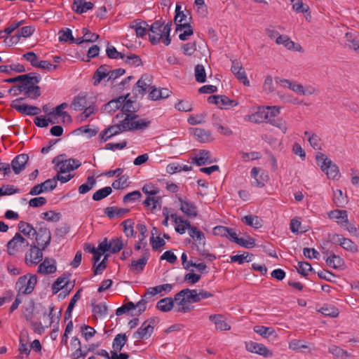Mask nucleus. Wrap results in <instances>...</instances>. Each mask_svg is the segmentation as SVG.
Returning <instances> with one entry per match:
<instances>
[{
    "mask_svg": "<svg viewBox=\"0 0 359 359\" xmlns=\"http://www.w3.org/2000/svg\"><path fill=\"white\" fill-rule=\"evenodd\" d=\"M148 29V34L150 42L155 45L161 41L165 46L170 43V32L172 24H146Z\"/></svg>",
    "mask_w": 359,
    "mask_h": 359,
    "instance_id": "f257e3e1",
    "label": "nucleus"
},
{
    "mask_svg": "<svg viewBox=\"0 0 359 359\" xmlns=\"http://www.w3.org/2000/svg\"><path fill=\"white\" fill-rule=\"evenodd\" d=\"M174 300L180 306L177 311L186 313L190 310L189 306H186L187 303L193 304L198 302V290H190L189 288L183 289L175 294Z\"/></svg>",
    "mask_w": 359,
    "mask_h": 359,
    "instance_id": "f03ea898",
    "label": "nucleus"
},
{
    "mask_svg": "<svg viewBox=\"0 0 359 359\" xmlns=\"http://www.w3.org/2000/svg\"><path fill=\"white\" fill-rule=\"evenodd\" d=\"M126 108V106L123 107L122 112H118L116 115L115 118L118 119L119 118L125 117V119H128L129 126L128 131L143 130L150 125L151 121L149 120L144 118L137 119V115L132 114L130 112L126 113L127 110Z\"/></svg>",
    "mask_w": 359,
    "mask_h": 359,
    "instance_id": "7ed1b4c3",
    "label": "nucleus"
},
{
    "mask_svg": "<svg viewBox=\"0 0 359 359\" xmlns=\"http://www.w3.org/2000/svg\"><path fill=\"white\" fill-rule=\"evenodd\" d=\"M318 165L325 172L328 178L337 179L339 177L338 167L334 164L325 154L318 152L316 156Z\"/></svg>",
    "mask_w": 359,
    "mask_h": 359,
    "instance_id": "20e7f679",
    "label": "nucleus"
},
{
    "mask_svg": "<svg viewBox=\"0 0 359 359\" xmlns=\"http://www.w3.org/2000/svg\"><path fill=\"white\" fill-rule=\"evenodd\" d=\"M37 283V276L32 274H27L20 276L15 284V288L18 294H29L34 290Z\"/></svg>",
    "mask_w": 359,
    "mask_h": 359,
    "instance_id": "39448f33",
    "label": "nucleus"
},
{
    "mask_svg": "<svg viewBox=\"0 0 359 359\" xmlns=\"http://www.w3.org/2000/svg\"><path fill=\"white\" fill-rule=\"evenodd\" d=\"M55 163V170L59 173H67L79 168L81 165L80 161L75 158L61 160L60 156H57L53 160Z\"/></svg>",
    "mask_w": 359,
    "mask_h": 359,
    "instance_id": "423d86ee",
    "label": "nucleus"
},
{
    "mask_svg": "<svg viewBox=\"0 0 359 359\" xmlns=\"http://www.w3.org/2000/svg\"><path fill=\"white\" fill-rule=\"evenodd\" d=\"M35 231L36 233L34 237L38 245L42 248V250H45L51 241L50 230L43 222H41L36 227Z\"/></svg>",
    "mask_w": 359,
    "mask_h": 359,
    "instance_id": "0eeeda50",
    "label": "nucleus"
},
{
    "mask_svg": "<svg viewBox=\"0 0 359 359\" xmlns=\"http://www.w3.org/2000/svg\"><path fill=\"white\" fill-rule=\"evenodd\" d=\"M158 323V319L155 318H150L144 321L140 327L133 334V338L142 339H147L154 331V326Z\"/></svg>",
    "mask_w": 359,
    "mask_h": 359,
    "instance_id": "6e6552de",
    "label": "nucleus"
},
{
    "mask_svg": "<svg viewBox=\"0 0 359 359\" xmlns=\"http://www.w3.org/2000/svg\"><path fill=\"white\" fill-rule=\"evenodd\" d=\"M37 247L35 243L30 245V248L25 254V263L27 266H32L39 264L43 259V251Z\"/></svg>",
    "mask_w": 359,
    "mask_h": 359,
    "instance_id": "1a4fd4ad",
    "label": "nucleus"
},
{
    "mask_svg": "<svg viewBox=\"0 0 359 359\" xmlns=\"http://www.w3.org/2000/svg\"><path fill=\"white\" fill-rule=\"evenodd\" d=\"M23 98H18L13 100L11 104L13 109H15L17 111L22 113L27 116H34L41 113V109L27 104H20Z\"/></svg>",
    "mask_w": 359,
    "mask_h": 359,
    "instance_id": "9d476101",
    "label": "nucleus"
},
{
    "mask_svg": "<svg viewBox=\"0 0 359 359\" xmlns=\"http://www.w3.org/2000/svg\"><path fill=\"white\" fill-rule=\"evenodd\" d=\"M245 349L252 353H256L264 358L273 356V353L263 344L257 343L252 341L245 342Z\"/></svg>",
    "mask_w": 359,
    "mask_h": 359,
    "instance_id": "9b49d317",
    "label": "nucleus"
},
{
    "mask_svg": "<svg viewBox=\"0 0 359 359\" xmlns=\"http://www.w3.org/2000/svg\"><path fill=\"white\" fill-rule=\"evenodd\" d=\"M29 242L20 233H16L7 243L8 253L13 255L15 251L29 246Z\"/></svg>",
    "mask_w": 359,
    "mask_h": 359,
    "instance_id": "f8f14e48",
    "label": "nucleus"
},
{
    "mask_svg": "<svg viewBox=\"0 0 359 359\" xmlns=\"http://www.w3.org/2000/svg\"><path fill=\"white\" fill-rule=\"evenodd\" d=\"M180 210L187 217L196 218L198 216L197 207L194 203L186 198L178 197Z\"/></svg>",
    "mask_w": 359,
    "mask_h": 359,
    "instance_id": "ddd939ff",
    "label": "nucleus"
},
{
    "mask_svg": "<svg viewBox=\"0 0 359 359\" xmlns=\"http://www.w3.org/2000/svg\"><path fill=\"white\" fill-rule=\"evenodd\" d=\"M125 101H126V98H124L123 97H119L117 99H114V100L108 102L107 104H105L102 107V110L104 112L110 114L112 112H115L117 109H121V111L119 112H122L123 107L126 106V109H127L126 111V113H128V112H130V111L128 110V106L124 103Z\"/></svg>",
    "mask_w": 359,
    "mask_h": 359,
    "instance_id": "4468645a",
    "label": "nucleus"
},
{
    "mask_svg": "<svg viewBox=\"0 0 359 359\" xmlns=\"http://www.w3.org/2000/svg\"><path fill=\"white\" fill-rule=\"evenodd\" d=\"M215 160L212 158L210 152L208 150L201 149L191 158V163L198 166L212 163Z\"/></svg>",
    "mask_w": 359,
    "mask_h": 359,
    "instance_id": "2eb2a0df",
    "label": "nucleus"
},
{
    "mask_svg": "<svg viewBox=\"0 0 359 359\" xmlns=\"http://www.w3.org/2000/svg\"><path fill=\"white\" fill-rule=\"evenodd\" d=\"M327 215L330 219L335 220L340 227H345L348 224V212L345 210H333L330 211Z\"/></svg>",
    "mask_w": 359,
    "mask_h": 359,
    "instance_id": "dca6fc26",
    "label": "nucleus"
},
{
    "mask_svg": "<svg viewBox=\"0 0 359 359\" xmlns=\"http://www.w3.org/2000/svg\"><path fill=\"white\" fill-rule=\"evenodd\" d=\"M345 39V47L359 55V40L356 32H347Z\"/></svg>",
    "mask_w": 359,
    "mask_h": 359,
    "instance_id": "f3484780",
    "label": "nucleus"
},
{
    "mask_svg": "<svg viewBox=\"0 0 359 359\" xmlns=\"http://www.w3.org/2000/svg\"><path fill=\"white\" fill-rule=\"evenodd\" d=\"M170 218L172 219L175 226V229L177 233L183 234L186 230H189L191 227V223L187 219H183L182 217H178L176 213L170 214Z\"/></svg>",
    "mask_w": 359,
    "mask_h": 359,
    "instance_id": "a211bd4d",
    "label": "nucleus"
},
{
    "mask_svg": "<svg viewBox=\"0 0 359 359\" xmlns=\"http://www.w3.org/2000/svg\"><path fill=\"white\" fill-rule=\"evenodd\" d=\"M115 120L116 119L114 118L113 122H115ZM117 120L118 123H116L115 124L107 128L111 137L116 135H118L122 132L128 131V120L125 119V117L119 118Z\"/></svg>",
    "mask_w": 359,
    "mask_h": 359,
    "instance_id": "6ab92c4d",
    "label": "nucleus"
},
{
    "mask_svg": "<svg viewBox=\"0 0 359 359\" xmlns=\"http://www.w3.org/2000/svg\"><path fill=\"white\" fill-rule=\"evenodd\" d=\"M151 85L150 76L148 74H143L136 83L133 92L136 96L143 95L147 92V88Z\"/></svg>",
    "mask_w": 359,
    "mask_h": 359,
    "instance_id": "aec40b11",
    "label": "nucleus"
},
{
    "mask_svg": "<svg viewBox=\"0 0 359 359\" xmlns=\"http://www.w3.org/2000/svg\"><path fill=\"white\" fill-rule=\"evenodd\" d=\"M28 160L29 156L25 154H19L13 159L10 165L12 167L15 174L18 175L24 170Z\"/></svg>",
    "mask_w": 359,
    "mask_h": 359,
    "instance_id": "412c9836",
    "label": "nucleus"
},
{
    "mask_svg": "<svg viewBox=\"0 0 359 359\" xmlns=\"http://www.w3.org/2000/svg\"><path fill=\"white\" fill-rule=\"evenodd\" d=\"M231 70L232 73L236 76V78L245 86L250 85V81L248 79L246 73L244 69L243 68L242 65L238 61H232Z\"/></svg>",
    "mask_w": 359,
    "mask_h": 359,
    "instance_id": "4be33fe9",
    "label": "nucleus"
},
{
    "mask_svg": "<svg viewBox=\"0 0 359 359\" xmlns=\"http://www.w3.org/2000/svg\"><path fill=\"white\" fill-rule=\"evenodd\" d=\"M209 320L215 325V329L219 331H228L231 329L230 325L226 322L225 317L222 314H212Z\"/></svg>",
    "mask_w": 359,
    "mask_h": 359,
    "instance_id": "5701e85b",
    "label": "nucleus"
},
{
    "mask_svg": "<svg viewBox=\"0 0 359 359\" xmlns=\"http://www.w3.org/2000/svg\"><path fill=\"white\" fill-rule=\"evenodd\" d=\"M150 257V253L149 252H144L142 256L137 259V260H133L129 265V268L130 270L135 273H140L142 272L145 266L147 264L148 260Z\"/></svg>",
    "mask_w": 359,
    "mask_h": 359,
    "instance_id": "b1692460",
    "label": "nucleus"
},
{
    "mask_svg": "<svg viewBox=\"0 0 359 359\" xmlns=\"http://www.w3.org/2000/svg\"><path fill=\"white\" fill-rule=\"evenodd\" d=\"M266 106H259L257 107V111L253 113L252 114L248 116L247 120H248L250 122L252 123H262V122H266L267 123V118H269L268 114L266 113Z\"/></svg>",
    "mask_w": 359,
    "mask_h": 359,
    "instance_id": "393cba45",
    "label": "nucleus"
},
{
    "mask_svg": "<svg viewBox=\"0 0 359 359\" xmlns=\"http://www.w3.org/2000/svg\"><path fill=\"white\" fill-rule=\"evenodd\" d=\"M56 270L55 261L53 259L46 257L39 264L37 272L41 274H50L55 273Z\"/></svg>",
    "mask_w": 359,
    "mask_h": 359,
    "instance_id": "a878e982",
    "label": "nucleus"
},
{
    "mask_svg": "<svg viewBox=\"0 0 359 359\" xmlns=\"http://www.w3.org/2000/svg\"><path fill=\"white\" fill-rule=\"evenodd\" d=\"M90 103L86 95L79 94L73 98L70 107L74 111H82Z\"/></svg>",
    "mask_w": 359,
    "mask_h": 359,
    "instance_id": "bb28decb",
    "label": "nucleus"
},
{
    "mask_svg": "<svg viewBox=\"0 0 359 359\" xmlns=\"http://www.w3.org/2000/svg\"><path fill=\"white\" fill-rule=\"evenodd\" d=\"M277 44L283 45L287 49L290 50L301 51L302 47L299 44H296L292 41L287 35H281L276 39Z\"/></svg>",
    "mask_w": 359,
    "mask_h": 359,
    "instance_id": "cd10ccee",
    "label": "nucleus"
},
{
    "mask_svg": "<svg viewBox=\"0 0 359 359\" xmlns=\"http://www.w3.org/2000/svg\"><path fill=\"white\" fill-rule=\"evenodd\" d=\"M93 4L86 0H74L72 8L77 13L81 14L93 9Z\"/></svg>",
    "mask_w": 359,
    "mask_h": 359,
    "instance_id": "c85d7f7f",
    "label": "nucleus"
},
{
    "mask_svg": "<svg viewBox=\"0 0 359 359\" xmlns=\"http://www.w3.org/2000/svg\"><path fill=\"white\" fill-rule=\"evenodd\" d=\"M190 133L200 142L205 143L210 140L211 133L203 128H195L190 130Z\"/></svg>",
    "mask_w": 359,
    "mask_h": 359,
    "instance_id": "c756f323",
    "label": "nucleus"
},
{
    "mask_svg": "<svg viewBox=\"0 0 359 359\" xmlns=\"http://www.w3.org/2000/svg\"><path fill=\"white\" fill-rule=\"evenodd\" d=\"M24 76H27L26 79L22 81V83L20 84L22 86L23 93L27 90L29 86H35L39 83L41 79L40 75H36L35 73H29L24 74Z\"/></svg>",
    "mask_w": 359,
    "mask_h": 359,
    "instance_id": "7c9ffc66",
    "label": "nucleus"
},
{
    "mask_svg": "<svg viewBox=\"0 0 359 359\" xmlns=\"http://www.w3.org/2000/svg\"><path fill=\"white\" fill-rule=\"evenodd\" d=\"M109 67L106 65H101L97 68L93 75V83L95 86L99 84L103 79L106 77L109 78Z\"/></svg>",
    "mask_w": 359,
    "mask_h": 359,
    "instance_id": "2f4dec72",
    "label": "nucleus"
},
{
    "mask_svg": "<svg viewBox=\"0 0 359 359\" xmlns=\"http://www.w3.org/2000/svg\"><path fill=\"white\" fill-rule=\"evenodd\" d=\"M18 227L19 231L29 238H34L36 233V228H34L31 224L26 222L20 221L18 223Z\"/></svg>",
    "mask_w": 359,
    "mask_h": 359,
    "instance_id": "473e14b6",
    "label": "nucleus"
},
{
    "mask_svg": "<svg viewBox=\"0 0 359 359\" xmlns=\"http://www.w3.org/2000/svg\"><path fill=\"white\" fill-rule=\"evenodd\" d=\"M241 221L246 225L255 229H259L263 225L262 219L256 215H248L241 218Z\"/></svg>",
    "mask_w": 359,
    "mask_h": 359,
    "instance_id": "72a5a7b5",
    "label": "nucleus"
},
{
    "mask_svg": "<svg viewBox=\"0 0 359 359\" xmlns=\"http://www.w3.org/2000/svg\"><path fill=\"white\" fill-rule=\"evenodd\" d=\"M189 235L192 239L200 245H204L205 238L204 233L197 227L191 226L188 231Z\"/></svg>",
    "mask_w": 359,
    "mask_h": 359,
    "instance_id": "f704fd0d",
    "label": "nucleus"
},
{
    "mask_svg": "<svg viewBox=\"0 0 359 359\" xmlns=\"http://www.w3.org/2000/svg\"><path fill=\"white\" fill-rule=\"evenodd\" d=\"M174 306V300L171 297H165L159 300L156 304V308L163 312H168Z\"/></svg>",
    "mask_w": 359,
    "mask_h": 359,
    "instance_id": "c9c22d12",
    "label": "nucleus"
},
{
    "mask_svg": "<svg viewBox=\"0 0 359 359\" xmlns=\"http://www.w3.org/2000/svg\"><path fill=\"white\" fill-rule=\"evenodd\" d=\"M49 312L47 313L48 317V325L50 326L51 324H55L53 326L56 329H58V324L60 319L61 311L60 310L58 313L56 314L54 313V305L50 304L48 307ZM46 315V313H44Z\"/></svg>",
    "mask_w": 359,
    "mask_h": 359,
    "instance_id": "e433bc0d",
    "label": "nucleus"
},
{
    "mask_svg": "<svg viewBox=\"0 0 359 359\" xmlns=\"http://www.w3.org/2000/svg\"><path fill=\"white\" fill-rule=\"evenodd\" d=\"M92 306V312L93 313V315L96 318H104L107 316L108 309L107 306L104 303H100V304H91Z\"/></svg>",
    "mask_w": 359,
    "mask_h": 359,
    "instance_id": "4c0bfd02",
    "label": "nucleus"
},
{
    "mask_svg": "<svg viewBox=\"0 0 359 359\" xmlns=\"http://www.w3.org/2000/svg\"><path fill=\"white\" fill-rule=\"evenodd\" d=\"M325 262L327 266L334 269H339L344 264L343 259L333 253L325 259Z\"/></svg>",
    "mask_w": 359,
    "mask_h": 359,
    "instance_id": "58836bf2",
    "label": "nucleus"
},
{
    "mask_svg": "<svg viewBox=\"0 0 359 359\" xmlns=\"http://www.w3.org/2000/svg\"><path fill=\"white\" fill-rule=\"evenodd\" d=\"M162 203V198L160 196H147L143 202V205L147 207H151V210H154L156 208H161Z\"/></svg>",
    "mask_w": 359,
    "mask_h": 359,
    "instance_id": "ea45409f",
    "label": "nucleus"
},
{
    "mask_svg": "<svg viewBox=\"0 0 359 359\" xmlns=\"http://www.w3.org/2000/svg\"><path fill=\"white\" fill-rule=\"evenodd\" d=\"M192 168L188 165H182L177 163H170L166 167V171L170 174H174L181 171H190Z\"/></svg>",
    "mask_w": 359,
    "mask_h": 359,
    "instance_id": "a19ab883",
    "label": "nucleus"
},
{
    "mask_svg": "<svg viewBox=\"0 0 359 359\" xmlns=\"http://www.w3.org/2000/svg\"><path fill=\"white\" fill-rule=\"evenodd\" d=\"M127 340L126 334H118L113 340L112 348L115 351H121Z\"/></svg>",
    "mask_w": 359,
    "mask_h": 359,
    "instance_id": "79ce46f5",
    "label": "nucleus"
},
{
    "mask_svg": "<svg viewBox=\"0 0 359 359\" xmlns=\"http://www.w3.org/2000/svg\"><path fill=\"white\" fill-rule=\"evenodd\" d=\"M96 184V180L93 176H89L86 182L79 187L78 191L80 194H86L90 191Z\"/></svg>",
    "mask_w": 359,
    "mask_h": 359,
    "instance_id": "37998d69",
    "label": "nucleus"
},
{
    "mask_svg": "<svg viewBox=\"0 0 359 359\" xmlns=\"http://www.w3.org/2000/svg\"><path fill=\"white\" fill-rule=\"evenodd\" d=\"M269 124L276 128H278L283 134H285L288 129L287 121L282 117L271 118L269 120Z\"/></svg>",
    "mask_w": 359,
    "mask_h": 359,
    "instance_id": "c03bdc74",
    "label": "nucleus"
},
{
    "mask_svg": "<svg viewBox=\"0 0 359 359\" xmlns=\"http://www.w3.org/2000/svg\"><path fill=\"white\" fill-rule=\"evenodd\" d=\"M177 27V30H183L182 33L179 35L180 39L185 41L189 36L193 34V29L190 26V24H175Z\"/></svg>",
    "mask_w": 359,
    "mask_h": 359,
    "instance_id": "a18cd8bd",
    "label": "nucleus"
},
{
    "mask_svg": "<svg viewBox=\"0 0 359 359\" xmlns=\"http://www.w3.org/2000/svg\"><path fill=\"white\" fill-rule=\"evenodd\" d=\"M304 135L309 136V142L310 145L313 149L315 150H320L321 149L322 144H321V140L318 135L316 134H311L310 135V133L309 131L304 132Z\"/></svg>",
    "mask_w": 359,
    "mask_h": 359,
    "instance_id": "49530a36",
    "label": "nucleus"
},
{
    "mask_svg": "<svg viewBox=\"0 0 359 359\" xmlns=\"http://www.w3.org/2000/svg\"><path fill=\"white\" fill-rule=\"evenodd\" d=\"M112 192V189L111 187H105L102 189H100L96 191L93 195V200L95 201H99L102 199L107 198L109 196Z\"/></svg>",
    "mask_w": 359,
    "mask_h": 359,
    "instance_id": "de8ad7c7",
    "label": "nucleus"
},
{
    "mask_svg": "<svg viewBox=\"0 0 359 359\" xmlns=\"http://www.w3.org/2000/svg\"><path fill=\"white\" fill-rule=\"evenodd\" d=\"M328 351L329 353L340 359H346L349 356V353L346 351L336 345H331L329 346Z\"/></svg>",
    "mask_w": 359,
    "mask_h": 359,
    "instance_id": "09e8293b",
    "label": "nucleus"
},
{
    "mask_svg": "<svg viewBox=\"0 0 359 359\" xmlns=\"http://www.w3.org/2000/svg\"><path fill=\"white\" fill-rule=\"evenodd\" d=\"M83 110V111L79 115V118L81 121L86 120L92 114H95V111L97 110V108L95 103L90 102Z\"/></svg>",
    "mask_w": 359,
    "mask_h": 359,
    "instance_id": "8fccbe9b",
    "label": "nucleus"
},
{
    "mask_svg": "<svg viewBox=\"0 0 359 359\" xmlns=\"http://www.w3.org/2000/svg\"><path fill=\"white\" fill-rule=\"evenodd\" d=\"M341 240L340 246L344 250L353 253L358 251V245L351 239L344 237Z\"/></svg>",
    "mask_w": 359,
    "mask_h": 359,
    "instance_id": "3c124183",
    "label": "nucleus"
},
{
    "mask_svg": "<svg viewBox=\"0 0 359 359\" xmlns=\"http://www.w3.org/2000/svg\"><path fill=\"white\" fill-rule=\"evenodd\" d=\"M181 6L180 4L176 5L175 8V15L174 17L173 22H182L183 20H187V18L188 15H190V13L189 11L185 9V12L181 11Z\"/></svg>",
    "mask_w": 359,
    "mask_h": 359,
    "instance_id": "603ef678",
    "label": "nucleus"
},
{
    "mask_svg": "<svg viewBox=\"0 0 359 359\" xmlns=\"http://www.w3.org/2000/svg\"><path fill=\"white\" fill-rule=\"evenodd\" d=\"M67 285L68 282L66 280L65 278L59 277L56 279L52 285L53 292L55 294L62 289L66 288V290H67Z\"/></svg>",
    "mask_w": 359,
    "mask_h": 359,
    "instance_id": "864d4df0",
    "label": "nucleus"
},
{
    "mask_svg": "<svg viewBox=\"0 0 359 359\" xmlns=\"http://www.w3.org/2000/svg\"><path fill=\"white\" fill-rule=\"evenodd\" d=\"M320 312L325 316L335 318L339 316V310L335 306L332 305H324L320 309Z\"/></svg>",
    "mask_w": 359,
    "mask_h": 359,
    "instance_id": "5fc2aeb1",
    "label": "nucleus"
},
{
    "mask_svg": "<svg viewBox=\"0 0 359 359\" xmlns=\"http://www.w3.org/2000/svg\"><path fill=\"white\" fill-rule=\"evenodd\" d=\"M109 252L115 254L121 251L123 247V243L121 238H114L109 242Z\"/></svg>",
    "mask_w": 359,
    "mask_h": 359,
    "instance_id": "6e6d98bb",
    "label": "nucleus"
},
{
    "mask_svg": "<svg viewBox=\"0 0 359 359\" xmlns=\"http://www.w3.org/2000/svg\"><path fill=\"white\" fill-rule=\"evenodd\" d=\"M196 81L198 83H204L206 81V73L203 65H197L194 69Z\"/></svg>",
    "mask_w": 359,
    "mask_h": 359,
    "instance_id": "4d7b16f0",
    "label": "nucleus"
},
{
    "mask_svg": "<svg viewBox=\"0 0 359 359\" xmlns=\"http://www.w3.org/2000/svg\"><path fill=\"white\" fill-rule=\"evenodd\" d=\"M253 330L255 332L259 334L260 336L267 338L271 336L274 330L272 327H265L263 325H256L254 327Z\"/></svg>",
    "mask_w": 359,
    "mask_h": 359,
    "instance_id": "13d9d810",
    "label": "nucleus"
},
{
    "mask_svg": "<svg viewBox=\"0 0 359 359\" xmlns=\"http://www.w3.org/2000/svg\"><path fill=\"white\" fill-rule=\"evenodd\" d=\"M121 226H123V233L127 237H132L134 235V222L131 219H128L122 222Z\"/></svg>",
    "mask_w": 359,
    "mask_h": 359,
    "instance_id": "bf43d9fd",
    "label": "nucleus"
},
{
    "mask_svg": "<svg viewBox=\"0 0 359 359\" xmlns=\"http://www.w3.org/2000/svg\"><path fill=\"white\" fill-rule=\"evenodd\" d=\"M129 177L127 175H120L118 179L114 181L111 187L115 189H122L128 186Z\"/></svg>",
    "mask_w": 359,
    "mask_h": 359,
    "instance_id": "052dcab7",
    "label": "nucleus"
},
{
    "mask_svg": "<svg viewBox=\"0 0 359 359\" xmlns=\"http://www.w3.org/2000/svg\"><path fill=\"white\" fill-rule=\"evenodd\" d=\"M238 104V102L229 99L225 95H220L219 107L220 108L229 109Z\"/></svg>",
    "mask_w": 359,
    "mask_h": 359,
    "instance_id": "680f3d73",
    "label": "nucleus"
},
{
    "mask_svg": "<svg viewBox=\"0 0 359 359\" xmlns=\"http://www.w3.org/2000/svg\"><path fill=\"white\" fill-rule=\"evenodd\" d=\"M333 201L337 207H343L347 203L346 197L344 196L342 191L339 189L334 191Z\"/></svg>",
    "mask_w": 359,
    "mask_h": 359,
    "instance_id": "e2e57ef3",
    "label": "nucleus"
},
{
    "mask_svg": "<svg viewBox=\"0 0 359 359\" xmlns=\"http://www.w3.org/2000/svg\"><path fill=\"white\" fill-rule=\"evenodd\" d=\"M60 42H67L74 40L72 32L69 28H65L58 32Z\"/></svg>",
    "mask_w": 359,
    "mask_h": 359,
    "instance_id": "0e129e2a",
    "label": "nucleus"
},
{
    "mask_svg": "<svg viewBox=\"0 0 359 359\" xmlns=\"http://www.w3.org/2000/svg\"><path fill=\"white\" fill-rule=\"evenodd\" d=\"M24 94L26 97L35 100L41 95L40 88L36 85L29 86Z\"/></svg>",
    "mask_w": 359,
    "mask_h": 359,
    "instance_id": "69168bd1",
    "label": "nucleus"
},
{
    "mask_svg": "<svg viewBox=\"0 0 359 359\" xmlns=\"http://www.w3.org/2000/svg\"><path fill=\"white\" fill-rule=\"evenodd\" d=\"M126 64L134 67H138L142 65V60L140 56L135 54H129L125 55V58L123 59Z\"/></svg>",
    "mask_w": 359,
    "mask_h": 359,
    "instance_id": "338daca9",
    "label": "nucleus"
},
{
    "mask_svg": "<svg viewBox=\"0 0 359 359\" xmlns=\"http://www.w3.org/2000/svg\"><path fill=\"white\" fill-rule=\"evenodd\" d=\"M41 217L48 222H56L60 219V214L54 211L50 210L44 212L41 214Z\"/></svg>",
    "mask_w": 359,
    "mask_h": 359,
    "instance_id": "774afa93",
    "label": "nucleus"
}]
</instances>
